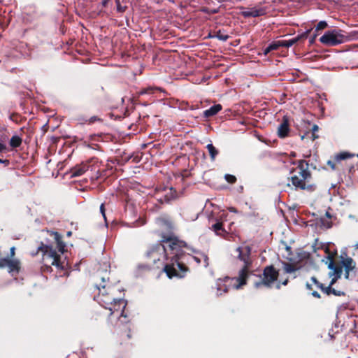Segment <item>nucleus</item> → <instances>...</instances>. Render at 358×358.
Returning <instances> with one entry per match:
<instances>
[{
  "mask_svg": "<svg viewBox=\"0 0 358 358\" xmlns=\"http://www.w3.org/2000/svg\"><path fill=\"white\" fill-rule=\"evenodd\" d=\"M162 242L153 245L147 252V257L153 264H157L162 259H170L166 263L164 270L169 278L173 277L182 278L187 270V267L180 262V257L183 255L182 248L186 245L185 243L180 241L173 234L163 235Z\"/></svg>",
  "mask_w": 358,
  "mask_h": 358,
  "instance_id": "f257e3e1",
  "label": "nucleus"
},
{
  "mask_svg": "<svg viewBox=\"0 0 358 358\" xmlns=\"http://www.w3.org/2000/svg\"><path fill=\"white\" fill-rule=\"evenodd\" d=\"M238 258L244 263L243 268L239 271L238 277H226L224 279H218L216 282V295L222 296L230 289H239L246 283V278L249 275V268L252 264L250 257L251 248L250 246L238 247L236 248Z\"/></svg>",
  "mask_w": 358,
  "mask_h": 358,
  "instance_id": "f03ea898",
  "label": "nucleus"
},
{
  "mask_svg": "<svg viewBox=\"0 0 358 358\" xmlns=\"http://www.w3.org/2000/svg\"><path fill=\"white\" fill-rule=\"evenodd\" d=\"M307 166L308 164H306L303 160L299 161L298 166L292 172L294 174L291 176V181L296 188L313 191L315 189V186L306 184V181L310 178V173L308 171Z\"/></svg>",
  "mask_w": 358,
  "mask_h": 358,
  "instance_id": "7ed1b4c3",
  "label": "nucleus"
},
{
  "mask_svg": "<svg viewBox=\"0 0 358 358\" xmlns=\"http://www.w3.org/2000/svg\"><path fill=\"white\" fill-rule=\"evenodd\" d=\"M38 251L43 253V262L45 266H55L59 269H64V262L60 260V255L49 245L41 244L38 247Z\"/></svg>",
  "mask_w": 358,
  "mask_h": 358,
  "instance_id": "20e7f679",
  "label": "nucleus"
},
{
  "mask_svg": "<svg viewBox=\"0 0 358 358\" xmlns=\"http://www.w3.org/2000/svg\"><path fill=\"white\" fill-rule=\"evenodd\" d=\"M348 40V37L345 34V31L338 29L329 30L320 38V41L327 46H336Z\"/></svg>",
  "mask_w": 358,
  "mask_h": 358,
  "instance_id": "39448f33",
  "label": "nucleus"
},
{
  "mask_svg": "<svg viewBox=\"0 0 358 358\" xmlns=\"http://www.w3.org/2000/svg\"><path fill=\"white\" fill-rule=\"evenodd\" d=\"M96 287L99 293L94 296V299L105 308L106 306H111L116 300V299L110 296L114 289L110 287L106 288V285L102 284L96 285Z\"/></svg>",
  "mask_w": 358,
  "mask_h": 358,
  "instance_id": "423d86ee",
  "label": "nucleus"
},
{
  "mask_svg": "<svg viewBox=\"0 0 358 358\" xmlns=\"http://www.w3.org/2000/svg\"><path fill=\"white\" fill-rule=\"evenodd\" d=\"M263 278L255 282L257 288L262 285L270 287L278 279V273L273 266H266L264 270Z\"/></svg>",
  "mask_w": 358,
  "mask_h": 358,
  "instance_id": "0eeeda50",
  "label": "nucleus"
},
{
  "mask_svg": "<svg viewBox=\"0 0 358 358\" xmlns=\"http://www.w3.org/2000/svg\"><path fill=\"white\" fill-rule=\"evenodd\" d=\"M328 260V268L331 270V271L329 273V276L332 277L331 284H334L336 280L341 278L343 269L341 266L334 264L332 257L329 256Z\"/></svg>",
  "mask_w": 358,
  "mask_h": 358,
  "instance_id": "6e6552de",
  "label": "nucleus"
},
{
  "mask_svg": "<svg viewBox=\"0 0 358 358\" xmlns=\"http://www.w3.org/2000/svg\"><path fill=\"white\" fill-rule=\"evenodd\" d=\"M127 306V303L124 300L122 299H116L111 306H106V309H108L110 311V314H114L115 313H120V316H124V310Z\"/></svg>",
  "mask_w": 358,
  "mask_h": 358,
  "instance_id": "1a4fd4ad",
  "label": "nucleus"
},
{
  "mask_svg": "<svg viewBox=\"0 0 358 358\" xmlns=\"http://www.w3.org/2000/svg\"><path fill=\"white\" fill-rule=\"evenodd\" d=\"M227 217V214L225 213H222L220 218L217 220V222L212 225L211 229L215 231V233L217 236H220L222 237H225L227 234V231L222 227V222L225 220Z\"/></svg>",
  "mask_w": 358,
  "mask_h": 358,
  "instance_id": "9d476101",
  "label": "nucleus"
},
{
  "mask_svg": "<svg viewBox=\"0 0 358 358\" xmlns=\"http://www.w3.org/2000/svg\"><path fill=\"white\" fill-rule=\"evenodd\" d=\"M341 263L343 267L345 268V278L348 279L350 278L351 273L354 272L356 264L355 261L349 257L343 258Z\"/></svg>",
  "mask_w": 358,
  "mask_h": 358,
  "instance_id": "9b49d317",
  "label": "nucleus"
},
{
  "mask_svg": "<svg viewBox=\"0 0 358 358\" xmlns=\"http://www.w3.org/2000/svg\"><path fill=\"white\" fill-rule=\"evenodd\" d=\"M192 259L197 264L203 263V264L205 267H207L209 264L208 257H207L206 255H205L203 253H197L196 255H195V256H190V255H185V252H183V255L180 257V262H182L184 264L182 259Z\"/></svg>",
  "mask_w": 358,
  "mask_h": 358,
  "instance_id": "f8f14e48",
  "label": "nucleus"
},
{
  "mask_svg": "<svg viewBox=\"0 0 358 358\" xmlns=\"http://www.w3.org/2000/svg\"><path fill=\"white\" fill-rule=\"evenodd\" d=\"M289 132V120L288 118L286 116H285L283 117L282 122L279 124L278 127V136L280 138H283L288 136Z\"/></svg>",
  "mask_w": 358,
  "mask_h": 358,
  "instance_id": "ddd939ff",
  "label": "nucleus"
},
{
  "mask_svg": "<svg viewBox=\"0 0 358 358\" xmlns=\"http://www.w3.org/2000/svg\"><path fill=\"white\" fill-rule=\"evenodd\" d=\"M311 29H308L301 35H298L296 37L289 40H282L283 47L289 48L301 41V39L306 38L310 32Z\"/></svg>",
  "mask_w": 358,
  "mask_h": 358,
  "instance_id": "4468645a",
  "label": "nucleus"
},
{
  "mask_svg": "<svg viewBox=\"0 0 358 358\" xmlns=\"http://www.w3.org/2000/svg\"><path fill=\"white\" fill-rule=\"evenodd\" d=\"M334 284L329 283V286L325 287L324 285H320V289L326 294L330 295L334 294L335 296H341L345 295V293L343 291L341 290H336L334 288H332V285Z\"/></svg>",
  "mask_w": 358,
  "mask_h": 358,
  "instance_id": "2eb2a0df",
  "label": "nucleus"
},
{
  "mask_svg": "<svg viewBox=\"0 0 358 358\" xmlns=\"http://www.w3.org/2000/svg\"><path fill=\"white\" fill-rule=\"evenodd\" d=\"M264 14V10L262 8H251L248 10L243 11L241 15L244 17H259Z\"/></svg>",
  "mask_w": 358,
  "mask_h": 358,
  "instance_id": "dca6fc26",
  "label": "nucleus"
},
{
  "mask_svg": "<svg viewBox=\"0 0 358 358\" xmlns=\"http://www.w3.org/2000/svg\"><path fill=\"white\" fill-rule=\"evenodd\" d=\"M20 263L19 260H17L16 259H8V264H7V268L8 269V272L9 273H12V272L18 273L20 271Z\"/></svg>",
  "mask_w": 358,
  "mask_h": 358,
  "instance_id": "f3484780",
  "label": "nucleus"
},
{
  "mask_svg": "<svg viewBox=\"0 0 358 358\" xmlns=\"http://www.w3.org/2000/svg\"><path fill=\"white\" fill-rule=\"evenodd\" d=\"M222 107L220 104H215L211 106L210 108L203 111V116L206 117H210L215 115L218 112L222 110Z\"/></svg>",
  "mask_w": 358,
  "mask_h": 358,
  "instance_id": "a211bd4d",
  "label": "nucleus"
},
{
  "mask_svg": "<svg viewBox=\"0 0 358 358\" xmlns=\"http://www.w3.org/2000/svg\"><path fill=\"white\" fill-rule=\"evenodd\" d=\"M54 238L57 243V248L61 254H63L65 251L66 244L62 241V237L57 232H54Z\"/></svg>",
  "mask_w": 358,
  "mask_h": 358,
  "instance_id": "6ab92c4d",
  "label": "nucleus"
},
{
  "mask_svg": "<svg viewBox=\"0 0 358 358\" xmlns=\"http://www.w3.org/2000/svg\"><path fill=\"white\" fill-rule=\"evenodd\" d=\"M88 169V166L86 164L80 165V166L74 168L72 175L73 176H82L84 173H85Z\"/></svg>",
  "mask_w": 358,
  "mask_h": 358,
  "instance_id": "aec40b11",
  "label": "nucleus"
},
{
  "mask_svg": "<svg viewBox=\"0 0 358 358\" xmlns=\"http://www.w3.org/2000/svg\"><path fill=\"white\" fill-rule=\"evenodd\" d=\"M206 148L208 150L211 160L214 161L217 155L218 154V150L211 143L208 144L206 145Z\"/></svg>",
  "mask_w": 358,
  "mask_h": 358,
  "instance_id": "412c9836",
  "label": "nucleus"
},
{
  "mask_svg": "<svg viewBox=\"0 0 358 358\" xmlns=\"http://www.w3.org/2000/svg\"><path fill=\"white\" fill-rule=\"evenodd\" d=\"M169 192L166 193L164 195V201L166 202L170 201L171 200L176 198V191L174 190L172 187L169 188Z\"/></svg>",
  "mask_w": 358,
  "mask_h": 358,
  "instance_id": "4be33fe9",
  "label": "nucleus"
},
{
  "mask_svg": "<svg viewBox=\"0 0 358 358\" xmlns=\"http://www.w3.org/2000/svg\"><path fill=\"white\" fill-rule=\"evenodd\" d=\"M22 143V138L18 136H13L10 140V145L12 148H17Z\"/></svg>",
  "mask_w": 358,
  "mask_h": 358,
  "instance_id": "5701e85b",
  "label": "nucleus"
},
{
  "mask_svg": "<svg viewBox=\"0 0 358 358\" xmlns=\"http://www.w3.org/2000/svg\"><path fill=\"white\" fill-rule=\"evenodd\" d=\"M283 269L287 273H292L297 270V268L290 263H283Z\"/></svg>",
  "mask_w": 358,
  "mask_h": 358,
  "instance_id": "b1692460",
  "label": "nucleus"
},
{
  "mask_svg": "<svg viewBox=\"0 0 358 358\" xmlns=\"http://www.w3.org/2000/svg\"><path fill=\"white\" fill-rule=\"evenodd\" d=\"M283 43L282 41H273L269 44L270 50H278L280 47H283Z\"/></svg>",
  "mask_w": 358,
  "mask_h": 358,
  "instance_id": "393cba45",
  "label": "nucleus"
},
{
  "mask_svg": "<svg viewBox=\"0 0 358 358\" xmlns=\"http://www.w3.org/2000/svg\"><path fill=\"white\" fill-rule=\"evenodd\" d=\"M215 36L222 41H226L229 38V36L223 34L220 30L217 31Z\"/></svg>",
  "mask_w": 358,
  "mask_h": 358,
  "instance_id": "a878e982",
  "label": "nucleus"
},
{
  "mask_svg": "<svg viewBox=\"0 0 358 358\" xmlns=\"http://www.w3.org/2000/svg\"><path fill=\"white\" fill-rule=\"evenodd\" d=\"M327 27V23L325 21H320L315 27V31L324 29Z\"/></svg>",
  "mask_w": 358,
  "mask_h": 358,
  "instance_id": "bb28decb",
  "label": "nucleus"
},
{
  "mask_svg": "<svg viewBox=\"0 0 358 358\" xmlns=\"http://www.w3.org/2000/svg\"><path fill=\"white\" fill-rule=\"evenodd\" d=\"M351 157H352V155H350V153H348V152H343V153H341L338 155H337L336 158L338 160H341V159H345Z\"/></svg>",
  "mask_w": 358,
  "mask_h": 358,
  "instance_id": "cd10ccee",
  "label": "nucleus"
},
{
  "mask_svg": "<svg viewBox=\"0 0 358 358\" xmlns=\"http://www.w3.org/2000/svg\"><path fill=\"white\" fill-rule=\"evenodd\" d=\"M224 177L226 180L229 183H234L236 180V177L233 175L226 174Z\"/></svg>",
  "mask_w": 358,
  "mask_h": 358,
  "instance_id": "c85d7f7f",
  "label": "nucleus"
},
{
  "mask_svg": "<svg viewBox=\"0 0 358 358\" xmlns=\"http://www.w3.org/2000/svg\"><path fill=\"white\" fill-rule=\"evenodd\" d=\"M8 259V257H6L0 259V268L7 267Z\"/></svg>",
  "mask_w": 358,
  "mask_h": 358,
  "instance_id": "c756f323",
  "label": "nucleus"
},
{
  "mask_svg": "<svg viewBox=\"0 0 358 358\" xmlns=\"http://www.w3.org/2000/svg\"><path fill=\"white\" fill-rule=\"evenodd\" d=\"M155 90V89H154L152 87H148L147 89H145V90H143L142 91H141L140 92V94H148V93H152Z\"/></svg>",
  "mask_w": 358,
  "mask_h": 358,
  "instance_id": "7c9ffc66",
  "label": "nucleus"
},
{
  "mask_svg": "<svg viewBox=\"0 0 358 358\" xmlns=\"http://www.w3.org/2000/svg\"><path fill=\"white\" fill-rule=\"evenodd\" d=\"M318 129L319 128H318L317 125H315V124L313 125V127L312 128V131H313L312 137H313V139H315V138H317V136L315 135V133L318 131Z\"/></svg>",
  "mask_w": 358,
  "mask_h": 358,
  "instance_id": "2f4dec72",
  "label": "nucleus"
},
{
  "mask_svg": "<svg viewBox=\"0 0 358 358\" xmlns=\"http://www.w3.org/2000/svg\"><path fill=\"white\" fill-rule=\"evenodd\" d=\"M100 212L103 217V219L106 220V214H105V208H104V204L102 203L101 206H100Z\"/></svg>",
  "mask_w": 358,
  "mask_h": 358,
  "instance_id": "473e14b6",
  "label": "nucleus"
},
{
  "mask_svg": "<svg viewBox=\"0 0 358 358\" xmlns=\"http://www.w3.org/2000/svg\"><path fill=\"white\" fill-rule=\"evenodd\" d=\"M145 224V221L143 219H141L136 221V223L134 224V227H139Z\"/></svg>",
  "mask_w": 358,
  "mask_h": 358,
  "instance_id": "72a5a7b5",
  "label": "nucleus"
},
{
  "mask_svg": "<svg viewBox=\"0 0 358 358\" xmlns=\"http://www.w3.org/2000/svg\"><path fill=\"white\" fill-rule=\"evenodd\" d=\"M311 280L314 282L315 285H316V286L320 288V285H322V283H320V282L317 281V280L315 278V277H312L311 278Z\"/></svg>",
  "mask_w": 358,
  "mask_h": 358,
  "instance_id": "f704fd0d",
  "label": "nucleus"
},
{
  "mask_svg": "<svg viewBox=\"0 0 358 358\" xmlns=\"http://www.w3.org/2000/svg\"><path fill=\"white\" fill-rule=\"evenodd\" d=\"M317 37V34H314L313 36H312L310 39H309V43L310 44H313L315 43V38Z\"/></svg>",
  "mask_w": 358,
  "mask_h": 358,
  "instance_id": "c9c22d12",
  "label": "nucleus"
},
{
  "mask_svg": "<svg viewBox=\"0 0 358 358\" xmlns=\"http://www.w3.org/2000/svg\"><path fill=\"white\" fill-rule=\"evenodd\" d=\"M6 145H4L3 143L0 142V152L6 150Z\"/></svg>",
  "mask_w": 358,
  "mask_h": 358,
  "instance_id": "e433bc0d",
  "label": "nucleus"
},
{
  "mask_svg": "<svg viewBox=\"0 0 358 358\" xmlns=\"http://www.w3.org/2000/svg\"><path fill=\"white\" fill-rule=\"evenodd\" d=\"M327 164L331 168L332 170L335 169V164L331 161H328Z\"/></svg>",
  "mask_w": 358,
  "mask_h": 358,
  "instance_id": "4c0bfd02",
  "label": "nucleus"
},
{
  "mask_svg": "<svg viewBox=\"0 0 358 358\" xmlns=\"http://www.w3.org/2000/svg\"><path fill=\"white\" fill-rule=\"evenodd\" d=\"M0 163L1 164H4L6 166H8L10 164L8 160H7V159H2L1 158H0Z\"/></svg>",
  "mask_w": 358,
  "mask_h": 358,
  "instance_id": "58836bf2",
  "label": "nucleus"
},
{
  "mask_svg": "<svg viewBox=\"0 0 358 358\" xmlns=\"http://www.w3.org/2000/svg\"><path fill=\"white\" fill-rule=\"evenodd\" d=\"M271 51H272V50H270V45H268L265 49H264V55H267L268 53H269Z\"/></svg>",
  "mask_w": 358,
  "mask_h": 358,
  "instance_id": "ea45409f",
  "label": "nucleus"
},
{
  "mask_svg": "<svg viewBox=\"0 0 358 358\" xmlns=\"http://www.w3.org/2000/svg\"><path fill=\"white\" fill-rule=\"evenodd\" d=\"M101 280L103 282H106V279H108V277L107 276V273H106L104 275L100 276Z\"/></svg>",
  "mask_w": 358,
  "mask_h": 358,
  "instance_id": "a19ab883",
  "label": "nucleus"
},
{
  "mask_svg": "<svg viewBox=\"0 0 358 358\" xmlns=\"http://www.w3.org/2000/svg\"><path fill=\"white\" fill-rule=\"evenodd\" d=\"M312 295L314 296V297H316V298H320V294L316 292V291H314L313 292H312Z\"/></svg>",
  "mask_w": 358,
  "mask_h": 358,
  "instance_id": "79ce46f5",
  "label": "nucleus"
},
{
  "mask_svg": "<svg viewBox=\"0 0 358 358\" xmlns=\"http://www.w3.org/2000/svg\"><path fill=\"white\" fill-rule=\"evenodd\" d=\"M15 247H12L10 248V257H13L15 255Z\"/></svg>",
  "mask_w": 358,
  "mask_h": 358,
  "instance_id": "37998d69",
  "label": "nucleus"
},
{
  "mask_svg": "<svg viewBox=\"0 0 358 358\" xmlns=\"http://www.w3.org/2000/svg\"><path fill=\"white\" fill-rule=\"evenodd\" d=\"M229 211H231L232 213H238V210L234 207L229 208Z\"/></svg>",
  "mask_w": 358,
  "mask_h": 358,
  "instance_id": "c03bdc74",
  "label": "nucleus"
},
{
  "mask_svg": "<svg viewBox=\"0 0 358 358\" xmlns=\"http://www.w3.org/2000/svg\"><path fill=\"white\" fill-rule=\"evenodd\" d=\"M306 287L308 289H312L311 285H310L309 283H306Z\"/></svg>",
  "mask_w": 358,
  "mask_h": 358,
  "instance_id": "a18cd8bd",
  "label": "nucleus"
},
{
  "mask_svg": "<svg viewBox=\"0 0 358 358\" xmlns=\"http://www.w3.org/2000/svg\"><path fill=\"white\" fill-rule=\"evenodd\" d=\"M283 285H286L287 284V280H285L284 282H282V283Z\"/></svg>",
  "mask_w": 358,
  "mask_h": 358,
  "instance_id": "49530a36",
  "label": "nucleus"
},
{
  "mask_svg": "<svg viewBox=\"0 0 358 358\" xmlns=\"http://www.w3.org/2000/svg\"><path fill=\"white\" fill-rule=\"evenodd\" d=\"M71 231H69V232L67 233V235H68V236H71Z\"/></svg>",
  "mask_w": 358,
  "mask_h": 358,
  "instance_id": "de8ad7c7",
  "label": "nucleus"
},
{
  "mask_svg": "<svg viewBox=\"0 0 358 358\" xmlns=\"http://www.w3.org/2000/svg\"><path fill=\"white\" fill-rule=\"evenodd\" d=\"M280 285H277V288L279 289L280 288Z\"/></svg>",
  "mask_w": 358,
  "mask_h": 358,
  "instance_id": "09e8293b",
  "label": "nucleus"
},
{
  "mask_svg": "<svg viewBox=\"0 0 358 358\" xmlns=\"http://www.w3.org/2000/svg\"><path fill=\"white\" fill-rule=\"evenodd\" d=\"M357 157H358V155H357Z\"/></svg>",
  "mask_w": 358,
  "mask_h": 358,
  "instance_id": "8fccbe9b",
  "label": "nucleus"
}]
</instances>
